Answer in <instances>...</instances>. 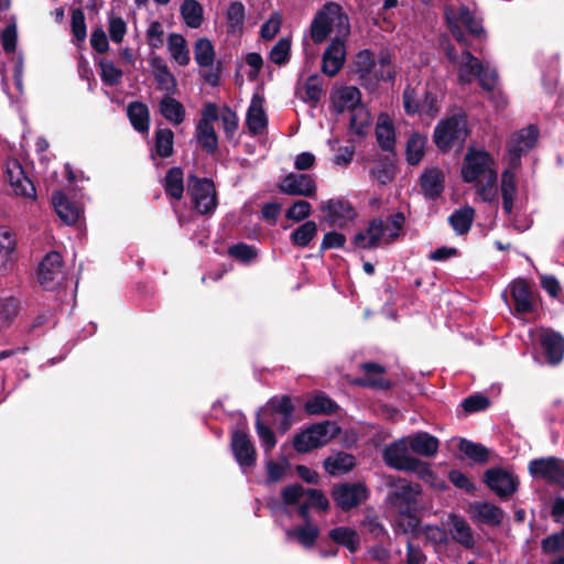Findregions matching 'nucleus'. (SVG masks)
<instances>
[{"label":"nucleus","instance_id":"obj_4","mask_svg":"<svg viewBox=\"0 0 564 564\" xmlns=\"http://www.w3.org/2000/svg\"><path fill=\"white\" fill-rule=\"evenodd\" d=\"M349 32V19L343 8L335 2L326 3L311 23V39L317 44L324 42L330 34H335L334 37L345 39Z\"/></svg>","mask_w":564,"mask_h":564},{"label":"nucleus","instance_id":"obj_21","mask_svg":"<svg viewBox=\"0 0 564 564\" xmlns=\"http://www.w3.org/2000/svg\"><path fill=\"white\" fill-rule=\"evenodd\" d=\"M345 39L334 37L323 53L322 72L328 76H335L344 66L346 59Z\"/></svg>","mask_w":564,"mask_h":564},{"label":"nucleus","instance_id":"obj_41","mask_svg":"<svg viewBox=\"0 0 564 564\" xmlns=\"http://www.w3.org/2000/svg\"><path fill=\"white\" fill-rule=\"evenodd\" d=\"M160 112L172 124H180L185 119V109L176 99L165 96L160 101Z\"/></svg>","mask_w":564,"mask_h":564},{"label":"nucleus","instance_id":"obj_40","mask_svg":"<svg viewBox=\"0 0 564 564\" xmlns=\"http://www.w3.org/2000/svg\"><path fill=\"white\" fill-rule=\"evenodd\" d=\"M376 135L379 145L386 150L391 151L395 144V133L393 124L387 115H381L378 119L376 127Z\"/></svg>","mask_w":564,"mask_h":564},{"label":"nucleus","instance_id":"obj_13","mask_svg":"<svg viewBox=\"0 0 564 564\" xmlns=\"http://www.w3.org/2000/svg\"><path fill=\"white\" fill-rule=\"evenodd\" d=\"M528 470L535 479L564 488V460L561 458L550 456L532 459Z\"/></svg>","mask_w":564,"mask_h":564},{"label":"nucleus","instance_id":"obj_23","mask_svg":"<svg viewBox=\"0 0 564 564\" xmlns=\"http://www.w3.org/2000/svg\"><path fill=\"white\" fill-rule=\"evenodd\" d=\"M507 164V167L501 173L500 194L502 198V208L507 215H510L514 209V203L518 197L517 184V170Z\"/></svg>","mask_w":564,"mask_h":564},{"label":"nucleus","instance_id":"obj_25","mask_svg":"<svg viewBox=\"0 0 564 564\" xmlns=\"http://www.w3.org/2000/svg\"><path fill=\"white\" fill-rule=\"evenodd\" d=\"M263 104L264 98L259 94H254L247 111L246 123L249 131L254 135L261 134L268 124Z\"/></svg>","mask_w":564,"mask_h":564},{"label":"nucleus","instance_id":"obj_52","mask_svg":"<svg viewBox=\"0 0 564 564\" xmlns=\"http://www.w3.org/2000/svg\"><path fill=\"white\" fill-rule=\"evenodd\" d=\"M299 94H301L302 99L306 102L316 104L323 96V87L321 78L317 75L310 76L303 87L299 89Z\"/></svg>","mask_w":564,"mask_h":564},{"label":"nucleus","instance_id":"obj_8","mask_svg":"<svg viewBox=\"0 0 564 564\" xmlns=\"http://www.w3.org/2000/svg\"><path fill=\"white\" fill-rule=\"evenodd\" d=\"M338 433V426L329 421L313 424L294 436L293 446L299 453H307L326 445Z\"/></svg>","mask_w":564,"mask_h":564},{"label":"nucleus","instance_id":"obj_29","mask_svg":"<svg viewBox=\"0 0 564 564\" xmlns=\"http://www.w3.org/2000/svg\"><path fill=\"white\" fill-rule=\"evenodd\" d=\"M445 176L437 167L426 169L421 175V188L425 197L436 198L444 191Z\"/></svg>","mask_w":564,"mask_h":564},{"label":"nucleus","instance_id":"obj_51","mask_svg":"<svg viewBox=\"0 0 564 564\" xmlns=\"http://www.w3.org/2000/svg\"><path fill=\"white\" fill-rule=\"evenodd\" d=\"M174 133L169 128H160L155 132V153L161 158L173 154Z\"/></svg>","mask_w":564,"mask_h":564},{"label":"nucleus","instance_id":"obj_50","mask_svg":"<svg viewBox=\"0 0 564 564\" xmlns=\"http://www.w3.org/2000/svg\"><path fill=\"white\" fill-rule=\"evenodd\" d=\"M317 234V225L313 220H308L299 226L291 234V241L294 246L304 248L306 247Z\"/></svg>","mask_w":564,"mask_h":564},{"label":"nucleus","instance_id":"obj_38","mask_svg":"<svg viewBox=\"0 0 564 564\" xmlns=\"http://www.w3.org/2000/svg\"><path fill=\"white\" fill-rule=\"evenodd\" d=\"M184 174L182 169L180 167H172L167 171L165 177L163 187L165 191V194L175 200H180L183 197L184 193Z\"/></svg>","mask_w":564,"mask_h":564},{"label":"nucleus","instance_id":"obj_18","mask_svg":"<svg viewBox=\"0 0 564 564\" xmlns=\"http://www.w3.org/2000/svg\"><path fill=\"white\" fill-rule=\"evenodd\" d=\"M6 180L13 193L18 196L29 198L35 197V187L25 175L22 165L18 160H8L6 163Z\"/></svg>","mask_w":564,"mask_h":564},{"label":"nucleus","instance_id":"obj_48","mask_svg":"<svg viewBox=\"0 0 564 564\" xmlns=\"http://www.w3.org/2000/svg\"><path fill=\"white\" fill-rule=\"evenodd\" d=\"M196 63L202 67H212L215 61V51L208 39H198L194 46Z\"/></svg>","mask_w":564,"mask_h":564},{"label":"nucleus","instance_id":"obj_35","mask_svg":"<svg viewBox=\"0 0 564 564\" xmlns=\"http://www.w3.org/2000/svg\"><path fill=\"white\" fill-rule=\"evenodd\" d=\"M355 465V457L347 453H337L327 457L324 462L326 471L333 476L346 474L351 470Z\"/></svg>","mask_w":564,"mask_h":564},{"label":"nucleus","instance_id":"obj_61","mask_svg":"<svg viewBox=\"0 0 564 564\" xmlns=\"http://www.w3.org/2000/svg\"><path fill=\"white\" fill-rule=\"evenodd\" d=\"M256 429L264 451L267 453L272 451L276 444L275 436L272 430L262 421L261 413H258L257 415Z\"/></svg>","mask_w":564,"mask_h":564},{"label":"nucleus","instance_id":"obj_24","mask_svg":"<svg viewBox=\"0 0 564 564\" xmlns=\"http://www.w3.org/2000/svg\"><path fill=\"white\" fill-rule=\"evenodd\" d=\"M447 525L449 534L456 543L468 550L475 546L476 541L473 529L463 517L451 513L448 516Z\"/></svg>","mask_w":564,"mask_h":564},{"label":"nucleus","instance_id":"obj_14","mask_svg":"<svg viewBox=\"0 0 564 564\" xmlns=\"http://www.w3.org/2000/svg\"><path fill=\"white\" fill-rule=\"evenodd\" d=\"M486 485L501 499L510 498L518 489L519 480L516 475L503 468H491L485 473Z\"/></svg>","mask_w":564,"mask_h":564},{"label":"nucleus","instance_id":"obj_2","mask_svg":"<svg viewBox=\"0 0 564 564\" xmlns=\"http://www.w3.org/2000/svg\"><path fill=\"white\" fill-rule=\"evenodd\" d=\"M445 53L448 62L457 70L459 83H471L474 78H478L480 86L490 93V98L494 100L497 108L505 107L506 100L503 96L496 91L497 73L495 69L485 66L477 57L469 51L464 50L458 54L452 45L445 47Z\"/></svg>","mask_w":564,"mask_h":564},{"label":"nucleus","instance_id":"obj_17","mask_svg":"<svg viewBox=\"0 0 564 564\" xmlns=\"http://www.w3.org/2000/svg\"><path fill=\"white\" fill-rule=\"evenodd\" d=\"M325 220L332 227H346L356 217L354 207L344 199H329L321 205Z\"/></svg>","mask_w":564,"mask_h":564},{"label":"nucleus","instance_id":"obj_33","mask_svg":"<svg viewBox=\"0 0 564 564\" xmlns=\"http://www.w3.org/2000/svg\"><path fill=\"white\" fill-rule=\"evenodd\" d=\"M167 50L171 58L181 66H186L189 61V51L185 37L180 33H171L167 37Z\"/></svg>","mask_w":564,"mask_h":564},{"label":"nucleus","instance_id":"obj_31","mask_svg":"<svg viewBox=\"0 0 564 564\" xmlns=\"http://www.w3.org/2000/svg\"><path fill=\"white\" fill-rule=\"evenodd\" d=\"M58 217L67 225L75 224L80 217V208L69 202L62 192H55L52 197Z\"/></svg>","mask_w":564,"mask_h":564},{"label":"nucleus","instance_id":"obj_27","mask_svg":"<svg viewBox=\"0 0 564 564\" xmlns=\"http://www.w3.org/2000/svg\"><path fill=\"white\" fill-rule=\"evenodd\" d=\"M15 239L10 230L0 227V275L8 274L14 265Z\"/></svg>","mask_w":564,"mask_h":564},{"label":"nucleus","instance_id":"obj_6","mask_svg":"<svg viewBox=\"0 0 564 564\" xmlns=\"http://www.w3.org/2000/svg\"><path fill=\"white\" fill-rule=\"evenodd\" d=\"M389 486L391 488L388 495L389 503L400 514L413 517L421 508V486L403 478L389 480Z\"/></svg>","mask_w":564,"mask_h":564},{"label":"nucleus","instance_id":"obj_49","mask_svg":"<svg viewBox=\"0 0 564 564\" xmlns=\"http://www.w3.org/2000/svg\"><path fill=\"white\" fill-rule=\"evenodd\" d=\"M196 139L207 152L213 153L216 151L218 139L213 124L198 122L196 127Z\"/></svg>","mask_w":564,"mask_h":564},{"label":"nucleus","instance_id":"obj_12","mask_svg":"<svg viewBox=\"0 0 564 564\" xmlns=\"http://www.w3.org/2000/svg\"><path fill=\"white\" fill-rule=\"evenodd\" d=\"M187 192L192 198L194 209L198 214L206 215L215 210L217 206L216 191L210 180L191 176Z\"/></svg>","mask_w":564,"mask_h":564},{"label":"nucleus","instance_id":"obj_28","mask_svg":"<svg viewBox=\"0 0 564 564\" xmlns=\"http://www.w3.org/2000/svg\"><path fill=\"white\" fill-rule=\"evenodd\" d=\"M333 106L338 113L356 109L361 104V94L358 88L346 86L333 94Z\"/></svg>","mask_w":564,"mask_h":564},{"label":"nucleus","instance_id":"obj_46","mask_svg":"<svg viewBox=\"0 0 564 564\" xmlns=\"http://www.w3.org/2000/svg\"><path fill=\"white\" fill-rule=\"evenodd\" d=\"M128 117L135 130L148 132L149 130V110L142 102H131L128 106Z\"/></svg>","mask_w":564,"mask_h":564},{"label":"nucleus","instance_id":"obj_43","mask_svg":"<svg viewBox=\"0 0 564 564\" xmlns=\"http://www.w3.org/2000/svg\"><path fill=\"white\" fill-rule=\"evenodd\" d=\"M328 535L335 543L347 547L350 552H356L359 547V535L351 528L338 527L330 530Z\"/></svg>","mask_w":564,"mask_h":564},{"label":"nucleus","instance_id":"obj_47","mask_svg":"<svg viewBox=\"0 0 564 564\" xmlns=\"http://www.w3.org/2000/svg\"><path fill=\"white\" fill-rule=\"evenodd\" d=\"M427 138L420 133H413L406 143V160L416 165L424 156Z\"/></svg>","mask_w":564,"mask_h":564},{"label":"nucleus","instance_id":"obj_55","mask_svg":"<svg viewBox=\"0 0 564 564\" xmlns=\"http://www.w3.org/2000/svg\"><path fill=\"white\" fill-rule=\"evenodd\" d=\"M291 56V40L288 37L280 39L269 53V59L276 65H284Z\"/></svg>","mask_w":564,"mask_h":564},{"label":"nucleus","instance_id":"obj_9","mask_svg":"<svg viewBox=\"0 0 564 564\" xmlns=\"http://www.w3.org/2000/svg\"><path fill=\"white\" fill-rule=\"evenodd\" d=\"M282 498L286 505H299V513L304 520L308 518L310 508L319 510H326L328 508V500L321 491L304 489L301 485L284 488Z\"/></svg>","mask_w":564,"mask_h":564},{"label":"nucleus","instance_id":"obj_20","mask_svg":"<svg viewBox=\"0 0 564 564\" xmlns=\"http://www.w3.org/2000/svg\"><path fill=\"white\" fill-rule=\"evenodd\" d=\"M538 339L550 365H558L564 357V337L551 328L538 330Z\"/></svg>","mask_w":564,"mask_h":564},{"label":"nucleus","instance_id":"obj_11","mask_svg":"<svg viewBox=\"0 0 564 564\" xmlns=\"http://www.w3.org/2000/svg\"><path fill=\"white\" fill-rule=\"evenodd\" d=\"M538 138L539 130L533 124L514 132L508 141L507 164L520 167L522 155H525L535 147Z\"/></svg>","mask_w":564,"mask_h":564},{"label":"nucleus","instance_id":"obj_60","mask_svg":"<svg viewBox=\"0 0 564 564\" xmlns=\"http://www.w3.org/2000/svg\"><path fill=\"white\" fill-rule=\"evenodd\" d=\"M350 128L356 133H364V129L370 124V113L362 104L350 110Z\"/></svg>","mask_w":564,"mask_h":564},{"label":"nucleus","instance_id":"obj_58","mask_svg":"<svg viewBox=\"0 0 564 564\" xmlns=\"http://www.w3.org/2000/svg\"><path fill=\"white\" fill-rule=\"evenodd\" d=\"M164 26L160 21H152L145 31L148 45L153 50H159L164 44Z\"/></svg>","mask_w":564,"mask_h":564},{"label":"nucleus","instance_id":"obj_44","mask_svg":"<svg viewBox=\"0 0 564 564\" xmlns=\"http://www.w3.org/2000/svg\"><path fill=\"white\" fill-rule=\"evenodd\" d=\"M474 216V208L465 206L455 210L449 216L448 221L457 235H464L470 229Z\"/></svg>","mask_w":564,"mask_h":564},{"label":"nucleus","instance_id":"obj_37","mask_svg":"<svg viewBox=\"0 0 564 564\" xmlns=\"http://www.w3.org/2000/svg\"><path fill=\"white\" fill-rule=\"evenodd\" d=\"M365 377L357 379V383L362 387L388 389L389 382L381 377L383 368L378 364L367 362L361 366Z\"/></svg>","mask_w":564,"mask_h":564},{"label":"nucleus","instance_id":"obj_63","mask_svg":"<svg viewBox=\"0 0 564 564\" xmlns=\"http://www.w3.org/2000/svg\"><path fill=\"white\" fill-rule=\"evenodd\" d=\"M371 176L381 185L389 184L394 177V166L389 162H380L371 170Z\"/></svg>","mask_w":564,"mask_h":564},{"label":"nucleus","instance_id":"obj_16","mask_svg":"<svg viewBox=\"0 0 564 564\" xmlns=\"http://www.w3.org/2000/svg\"><path fill=\"white\" fill-rule=\"evenodd\" d=\"M64 280L63 261L58 252L45 256L39 267V282L46 290H53Z\"/></svg>","mask_w":564,"mask_h":564},{"label":"nucleus","instance_id":"obj_3","mask_svg":"<svg viewBox=\"0 0 564 564\" xmlns=\"http://www.w3.org/2000/svg\"><path fill=\"white\" fill-rule=\"evenodd\" d=\"M405 217L402 213L389 215L386 218L373 219L366 230L354 238L356 247L373 249L394 242L402 234Z\"/></svg>","mask_w":564,"mask_h":564},{"label":"nucleus","instance_id":"obj_57","mask_svg":"<svg viewBox=\"0 0 564 564\" xmlns=\"http://www.w3.org/2000/svg\"><path fill=\"white\" fill-rule=\"evenodd\" d=\"M99 67L101 80L106 85L116 86L121 82L123 73L120 68L116 67L111 61L101 59Z\"/></svg>","mask_w":564,"mask_h":564},{"label":"nucleus","instance_id":"obj_59","mask_svg":"<svg viewBox=\"0 0 564 564\" xmlns=\"http://www.w3.org/2000/svg\"><path fill=\"white\" fill-rule=\"evenodd\" d=\"M459 449L474 462L485 463L488 459V451L480 444H476L467 440H462L459 443Z\"/></svg>","mask_w":564,"mask_h":564},{"label":"nucleus","instance_id":"obj_36","mask_svg":"<svg viewBox=\"0 0 564 564\" xmlns=\"http://www.w3.org/2000/svg\"><path fill=\"white\" fill-rule=\"evenodd\" d=\"M305 521L306 523L304 525L285 530V535L288 540L296 539L304 547H311L314 545L319 530L316 525L311 523L308 519Z\"/></svg>","mask_w":564,"mask_h":564},{"label":"nucleus","instance_id":"obj_32","mask_svg":"<svg viewBox=\"0 0 564 564\" xmlns=\"http://www.w3.org/2000/svg\"><path fill=\"white\" fill-rule=\"evenodd\" d=\"M150 66L160 89L167 93L173 91L176 83L166 63L161 57L154 56L150 59Z\"/></svg>","mask_w":564,"mask_h":564},{"label":"nucleus","instance_id":"obj_45","mask_svg":"<svg viewBox=\"0 0 564 564\" xmlns=\"http://www.w3.org/2000/svg\"><path fill=\"white\" fill-rule=\"evenodd\" d=\"M305 410L310 414H332L336 412L337 404L324 393H316L305 403Z\"/></svg>","mask_w":564,"mask_h":564},{"label":"nucleus","instance_id":"obj_22","mask_svg":"<svg viewBox=\"0 0 564 564\" xmlns=\"http://www.w3.org/2000/svg\"><path fill=\"white\" fill-rule=\"evenodd\" d=\"M368 497L367 488L361 484H344L336 487L333 498L343 510H349L364 502Z\"/></svg>","mask_w":564,"mask_h":564},{"label":"nucleus","instance_id":"obj_1","mask_svg":"<svg viewBox=\"0 0 564 564\" xmlns=\"http://www.w3.org/2000/svg\"><path fill=\"white\" fill-rule=\"evenodd\" d=\"M462 177L465 183L475 184L476 194L482 202H497V162L490 153L484 150H468L462 166Z\"/></svg>","mask_w":564,"mask_h":564},{"label":"nucleus","instance_id":"obj_30","mask_svg":"<svg viewBox=\"0 0 564 564\" xmlns=\"http://www.w3.org/2000/svg\"><path fill=\"white\" fill-rule=\"evenodd\" d=\"M406 440L411 451L420 456L431 457L438 451V440L426 432L409 435Z\"/></svg>","mask_w":564,"mask_h":564},{"label":"nucleus","instance_id":"obj_39","mask_svg":"<svg viewBox=\"0 0 564 564\" xmlns=\"http://www.w3.org/2000/svg\"><path fill=\"white\" fill-rule=\"evenodd\" d=\"M511 296L514 301L517 312L530 313L533 310L532 294L525 282H514L511 285Z\"/></svg>","mask_w":564,"mask_h":564},{"label":"nucleus","instance_id":"obj_34","mask_svg":"<svg viewBox=\"0 0 564 564\" xmlns=\"http://www.w3.org/2000/svg\"><path fill=\"white\" fill-rule=\"evenodd\" d=\"M184 23L191 29H198L204 21V9L197 0H184L180 7Z\"/></svg>","mask_w":564,"mask_h":564},{"label":"nucleus","instance_id":"obj_64","mask_svg":"<svg viewBox=\"0 0 564 564\" xmlns=\"http://www.w3.org/2000/svg\"><path fill=\"white\" fill-rule=\"evenodd\" d=\"M312 212V206L306 200L295 202L288 210L286 218L293 221H302L306 219Z\"/></svg>","mask_w":564,"mask_h":564},{"label":"nucleus","instance_id":"obj_53","mask_svg":"<svg viewBox=\"0 0 564 564\" xmlns=\"http://www.w3.org/2000/svg\"><path fill=\"white\" fill-rule=\"evenodd\" d=\"M227 30L236 34L241 31L245 22V7L240 2H234L227 10Z\"/></svg>","mask_w":564,"mask_h":564},{"label":"nucleus","instance_id":"obj_5","mask_svg":"<svg viewBox=\"0 0 564 564\" xmlns=\"http://www.w3.org/2000/svg\"><path fill=\"white\" fill-rule=\"evenodd\" d=\"M383 460L391 468L416 473L423 480L431 481L433 486L438 487L432 481L434 473L429 464L412 456L406 437L389 444L383 451ZM440 488L443 486L440 485Z\"/></svg>","mask_w":564,"mask_h":564},{"label":"nucleus","instance_id":"obj_42","mask_svg":"<svg viewBox=\"0 0 564 564\" xmlns=\"http://www.w3.org/2000/svg\"><path fill=\"white\" fill-rule=\"evenodd\" d=\"M377 67L372 68L371 76L366 80V84L373 86L379 80H390L393 78V66L388 53H381L377 58Z\"/></svg>","mask_w":564,"mask_h":564},{"label":"nucleus","instance_id":"obj_54","mask_svg":"<svg viewBox=\"0 0 564 564\" xmlns=\"http://www.w3.org/2000/svg\"><path fill=\"white\" fill-rule=\"evenodd\" d=\"M269 409L274 413L282 416L284 420L283 430L290 425V417L292 416L293 405L291 399L286 395L281 398H273L269 402Z\"/></svg>","mask_w":564,"mask_h":564},{"label":"nucleus","instance_id":"obj_15","mask_svg":"<svg viewBox=\"0 0 564 564\" xmlns=\"http://www.w3.org/2000/svg\"><path fill=\"white\" fill-rule=\"evenodd\" d=\"M231 452L242 473L253 467L257 460L256 447L250 437L242 431H235L231 435Z\"/></svg>","mask_w":564,"mask_h":564},{"label":"nucleus","instance_id":"obj_62","mask_svg":"<svg viewBox=\"0 0 564 564\" xmlns=\"http://www.w3.org/2000/svg\"><path fill=\"white\" fill-rule=\"evenodd\" d=\"M72 33L77 42H83L86 39L87 30L85 22V14L82 9H75L72 12Z\"/></svg>","mask_w":564,"mask_h":564},{"label":"nucleus","instance_id":"obj_56","mask_svg":"<svg viewBox=\"0 0 564 564\" xmlns=\"http://www.w3.org/2000/svg\"><path fill=\"white\" fill-rule=\"evenodd\" d=\"M377 59H375L372 53L368 50L361 51L356 57V70L359 74L361 80L366 83L367 78L371 76L372 68L377 67Z\"/></svg>","mask_w":564,"mask_h":564},{"label":"nucleus","instance_id":"obj_19","mask_svg":"<svg viewBox=\"0 0 564 564\" xmlns=\"http://www.w3.org/2000/svg\"><path fill=\"white\" fill-rule=\"evenodd\" d=\"M279 189L286 195L313 197L317 187L311 175L290 173L282 178Z\"/></svg>","mask_w":564,"mask_h":564},{"label":"nucleus","instance_id":"obj_7","mask_svg":"<svg viewBox=\"0 0 564 564\" xmlns=\"http://www.w3.org/2000/svg\"><path fill=\"white\" fill-rule=\"evenodd\" d=\"M468 134L467 123L463 116L454 115L441 120L435 129L433 139L441 151H448L455 145H462Z\"/></svg>","mask_w":564,"mask_h":564},{"label":"nucleus","instance_id":"obj_26","mask_svg":"<svg viewBox=\"0 0 564 564\" xmlns=\"http://www.w3.org/2000/svg\"><path fill=\"white\" fill-rule=\"evenodd\" d=\"M469 510L475 522L496 527L503 520L502 509L489 502H474Z\"/></svg>","mask_w":564,"mask_h":564},{"label":"nucleus","instance_id":"obj_10","mask_svg":"<svg viewBox=\"0 0 564 564\" xmlns=\"http://www.w3.org/2000/svg\"><path fill=\"white\" fill-rule=\"evenodd\" d=\"M445 19L453 36L464 46H467L468 43L465 34L458 25V22L464 24L468 32L475 36L480 37L485 34L481 21L467 7H460L458 12H455L452 8H447L445 10Z\"/></svg>","mask_w":564,"mask_h":564}]
</instances>
